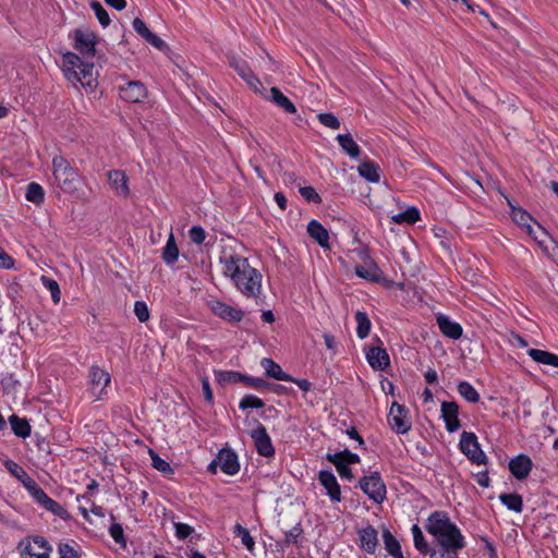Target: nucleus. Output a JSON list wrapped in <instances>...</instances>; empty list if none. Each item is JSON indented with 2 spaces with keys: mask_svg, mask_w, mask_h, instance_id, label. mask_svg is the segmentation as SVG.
Here are the masks:
<instances>
[{
  "mask_svg": "<svg viewBox=\"0 0 558 558\" xmlns=\"http://www.w3.org/2000/svg\"><path fill=\"white\" fill-rule=\"evenodd\" d=\"M425 529L434 536L437 546L465 547L464 536L445 511L432 512Z\"/></svg>",
  "mask_w": 558,
  "mask_h": 558,
  "instance_id": "f257e3e1",
  "label": "nucleus"
},
{
  "mask_svg": "<svg viewBox=\"0 0 558 558\" xmlns=\"http://www.w3.org/2000/svg\"><path fill=\"white\" fill-rule=\"evenodd\" d=\"M95 64L84 61L77 53L65 51L62 54V72L64 77L73 84L81 83L87 93H93L98 86L97 76H94Z\"/></svg>",
  "mask_w": 558,
  "mask_h": 558,
  "instance_id": "f03ea898",
  "label": "nucleus"
},
{
  "mask_svg": "<svg viewBox=\"0 0 558 558\" xmlns=\"http://www.w3.org/2000/svg\"><path fill=\"white\" fill-rule=\"evenodd\" d=\"M51 165L53 178L61 191L65 194L80 197L81 185L84 182V178L81 175L80 170L72 167L61 155H56L52 158Z\"/></svg>",
  "mask_w": 558,
  "mask_h": 558,
  "instance_id": "7ed1b4c3",
  "label": "nucleus"
},
{
  "mask_svg": "<svg viewBox=\"0 0 558 558\" xmlns=\"http://www.w3.org/2000/svg\"><path fill=\"white\" fill-rule=\"evenodd\" d=\"M73 39V48L82 56L95 57L97 53V45L99 44L98 35L90 29L75 28L69 34Z\"/></svg>",
  "mask_w": 558,
  "mask_h": 558,
  "instance_id": "20e7f679",
  "label": "nucleus"
},
{
  "mask_svg": "<svg viewBox=\"0 0 558 558\" xmlns=\"http://www.w3.org/2000/svg\"><path fill=\"white\" fill-rule=\"evenodd\" d=\"M359 487L375 504L380 505L386 499V484L377 471L360 478Z\"/></svg>",
  "mask_w": 558,
  "mask_h": 558,
  "instance_id": "39448f33",
  "label": "nucleus"
},
{
  "mask_svg": "<svg viewBox=\"0 0 558 558\" xmlns=\"http://www.w3.org/2000/svg\"><path fill=\"white\" fill-rule=\"evenodd\" d=\"M359 257L362 264L354 267V272L357 277L375 283H380L385 280L381 269L371 257L367 250H361Z\"/></svg>",
  "mask_w": 558,
  "mask_h": 558,
  "instance_id": "423d86ee",
  "label": "nucleus"
},
{
  "mask_svg": "<svg viewBox=\"0 0 558 558\" xmlns=\"http://www.w3.org/2000/svg\"><path fill=\"white\" fill-rule=\"evenodd\" d=\"M460 450L473 462L478 465L487 463V457L481 449L477 437L474 433L463 432L460 437Z\"/></svg>",
  "mask_w": 558,
  "mask_h": 558,
  "instance_id": "0eeeda50",
  "label": "nucleus"
},
{
  "mask_svg": "<svg viewBox=\"0 0 558 558\" xmlns=\"http://www.w3.org/2000/svg\"><path fill=\"white\" fill-rule=\"evenodd\" d=\"M255 423L256 427L250 432L254 448L259 456L272 458L275 456V447L271 438L263 424L258 421H255Z\"/></svg>",
  "mask_w": 558,
  "mask_h": 558,
  "instance_id": "6e6552de",
  "label": "nucleus"
},
{
  "mask_svg": "<svg viewBox=\"0 0 558 558\" xmlns=\"http://www.w3.org/2000/svg\"><path fill=\"white\" fill-rule=\"evenodd\" d=\"M408 412L409 411L398 402L392 403L388 415V422L397 434H405L411 429L412 423L408 416Z\"/></svg>",
  "mask_w": 558,
  "mask_h": 558,
  "instance_id": "1a4fd4ad",
  "label": "nucleus"
},
{
  "mask_svg": "<svg viewBox=\"0 0 558 558\" xmlns=\"http://www.w3.org/2000/svg\"><path fill=\"white\" fill-rule=\"evenodd\" d=\"M120 98L126 102H143L148 95L147 87L141 81H129L119 87Z\"/></svg>",
  "mask_w": 558,
  "mask_h": 558,
  "instance_id": "9d476101",
  "label": "nucleus"
},
{
  "mask_svg": "<svg viewBox=\"0 0 558 558\" xmlns=\"http://www.w3.org/2000/svg\"><path fill=\"white\" fill-rule=\"evenodd\" d=\"M223 262V275L231 278L235 287L244 293V270H241L239 263L244 259L239 255H230L228 258H221Z\"/></svg>",
  "mask_w": 558,
  "mask_h": 558,
  "instance_id": "9b49d317",
  "label": "nucleus"
},
{
  "mask_svg": "<svg viewBox=\"0 0 558 558\" xmlns=\"http://www.w3.org/2000/svg\"><path fill=\"white\" fill-rule=\"evenodd\" d=\"M89 379L93 395L98 399H102L105 388L111 381L110 374L97 365H93L89 369Z\"/></svg>",
  "mask_w": 558,
  "mask_h": 558,
  "instance_id": "f8f14e48",
  "label": "nucleus"
},
{
  "mask_svg": "<svg viewBox=\"0 0 558 558\" xmlns=\"http://www.w3.org/2000/svg\"><path fill=\"white\" fill-rule=\"evenodd\" d=\"M441 417L445 421L446 429L454 433L461 428L459 420V405L454 401H442L440 405Z\"/></svg>",
  "mask_w": 558,
  "mask_h": 558,
  "instance_id": "ddd939ff",
  "label": "nucleus"
},
{
  "mask_svg": "<svg viewBox=\"0 0 558 558\" xmlns=\"http://www.w3.org/2000/svg\"><path fill=\"white\" fill-rule=\"evenodd\" d=\"M318 481L320 485L326 489L327 495L329 496L331 502H340L341 501V488L340 485L333 475V473L329 470H322L318 473Z\"/></svg>",
  "mask_w": 558,
  "mask_h": 558,
  "instance_id": "4468645a",
  "label": "nucleus"
},
{
  "mask_svg": "<svg viewBox=\"0 0 558 558\" xmlns=\"http://www.w3.org/2000/svg\"><path fill=\"white\" fill-rule=\"evenodd\" d=\"M210 310L216 316L229 323L241 322L244 315L242 310H238L218 300L211 301Z\"/></svg>",
  "mask_w": 558,
  "mask_h": 558,
  "instance_id": "2eb2a0df",
  "label": "nucleus"
},
{
  "mask_svg": "<svg viewBox=\"0 0 558 558\" xmlns=\"http://www.w3.org/2000/svg\"><path fill=\"white\" fill-rule=\"evenodd\" d=\"M508 468L517 480L522 481L530 475L533 469V462L527 454L521 453L509 461Z\"/></svg>",
  "mask_w": 558,
  "mask_h": 558,
  "instance_id": "dca6fc26",
  "label": "nucleus"
},
{
  "mask_svg": "<svg viewBox=\"0 0 558 558\" xmlns=\"http://www.w3.org/2000/svg\"><path fill=\"white\" fill-rule=\"evenodd\" d=\"M366 360L371 367L376 371H384L390 365V359L386 349L381 347H372L366 352Z\"/></svg>",
  "mask_w": 558,
  "mask_h": 558,
  "instance_id": "f3484780",
  "label": "nucleus"
},
{
  "mask_svg": "<svg viewBox=\"0 0 558 558\" xmlns=\"http://www.w3.org/2000/svg\"><path fill=\"white\" fill-rule=\"evenodd\" d=\"M219 468L228 475H233L240 470V462L234 451L222 449L218 453Z\"/></svg>",
  "mask_w": 558,
  "mask_h": 558,
  "instance_id": "a211bd4d",
  "label": "nucleus"
},
{
  "mask_svg": "<svg viewBox=\"0 0 558 558\" xmlns=\"http://www.w3.org/2000/svg\"><path fill=\"white\" fill-rule=\"evenodd\" d=\"M437 325L441 333L450 339L457 340L462 336L461 325L444 314L437 315Z\"/></svg>",
  "mask_w": 558,
  "mask_h": 558,
  "instance_id": "6ab92c4d",
  "label": "nucleus"
},
{
  "mask_svg": "<svg viewBox=\"0 0 558 558\" xmlns=\"http://www.w3.org/2000/svg\"><path fill=\"white\" fill-rule=\"evenodd\" d=\"M108 181L111 187L116 190V192L123 197H128L130 195V189L128 185V177L122 170H110L108 172Z\"/></svg>",
  "mask_w": 558,
  "mask_h": 558,
  "instance_id": "aec40b11",
  "label": "nucleus"
},
{
  "mask_svg": "<svg viewBox=\"0 0 558 558\" xmlns=\"http://www.w3.org/2000/svg\"><path fill=\"white\" fill-rule=\"evenodd\" d=\"M508 204L511 208V218L512 220L521 228L525 229V231L529 234L534 233V227L532 226V222L535 223L533 217L521 207H515L511 204L510 201H508Z\"/></svg>",
  "mask_w": 558,
  "mask_h": 558,
  "instance_id": "412c9836",
  "label": "nucleus"
},
{
  "mask_svg": "<svg viewBox=\"0 0 558 558\" xmlns=\"http://www.w3.org/2000/svg\"><path fill=\"white\" fill-rule=\"evenodd\" d=\"M359 537H360V542H361V547L367 554H375L377 545H378L376 529L372 525H368L359 531Z\"/></svg>",
  "mask_w": 558,
  "mask_h": 558,
  "instance_id": "4be33fe9",
  "label": "nucleus"
},
{
  "mask_svg": "<svg viewBox=\"0 0 558 558\" xmlns=\"http://www.w3.org/2000/svg\"><path fill=\"white\" fill-rule=\"evenodd\" d=\"M307 232L323 248H329L328 230L319 221L311 220L307 225Z\"/></svg>",
  "mask_w": 558,
  "mask_h": 558,
  "instance_id": "5701e85b",
  "label": "nucleus"
},
{
  "mask_svg": "<svg viewBox=\"0 0 558 558\" xmlns=\"http://www.w3.org/2000/svg\"><path fill=\"white\" fill-rule=\"evenodd\" d=\"M262 274L246 264V298L258 296L262 289Z\"/></svg>",
  "mask_w": 558,
  "mask_h": 558,
  "instance_id": "b1692460",
  "label": "nucleus"
},
{
  "mask_svg": "<svg viewBox=\"0 0 558 558\" xmlns=\"http://www.w3.org/2000/svg\"><path fill=\"white\" fill-rule=\"evenodd\" d=\"M9 423L13 434L22 439H25L31 436L32 426L29 421L25 417H20L16 414H12L9 416Z\"/></svg>",
  "mask_w": 558,
  "mask_h": 558,
  "instance_id": "393cba45",
  "label": "nucleus"
},
{
  "mask_svg": "<svg viewBox=\"0 0 558 558\" xmlns=\"http://www.w3.org/2000/svg\"><path fill=\"white\" fill-rule=\"evenodd\" d=\"M260 364L265 368L268 377L282 381L294 380V377L283 372L281 366L271 359L264 357Z\"/></svg>",
  "mask_w": 558,
  "mask_h": 558,
  "instance_id": "a878e982",
  "label": "nucleus"
},
{
  "mask_svg": "<svg viewBox=\"0 0 558 558\" xmlns=\"http://www.w3.org/2000/svg\"><path fill=\"white\" fill-rule=\"evenodd\" d=\"M24 487L32 496L34 501L41 508L46 509L52 498L46 494V492L37 484V482L33 480V482L24 483Z\"/></svg>",
  "mask_w": 558,
  "mask_h": 558,
  "instance_id": "bb28decb",
  "label": "nucleus"
},
{
  "mask_svg": "<svg viewBox=\"0 0 558 558\" xmlns=\"http://www.w3.org/2000/svg\"><path fill=\"white\" fill-rule=\"evenodd\" d=\"M179 255L180 252L174 235L170 233L162 248L161 258L167 265L172 266L178 262Z\"/></svg>",
  "mask_w": 558,
  "mask_h": 558,
  "instance_id": "cd10ccee",
  "label": "nucleus"
},
{
  "mask_svg": "<svg viewBox=\"0 0 558 558\" xmlns=\"http://www.w3.org/2000/svg\"><path fill=\"white\" fill-rule=\"evenodd\" d=\"M269 100L272 101L277 107L281 108L287 113H295L296 107L294 104L284 96L278 87L270 88Z\"/></svg>",
  "mask_w": 558,
  "mask_h": 558,
  "instance_id": "c85d7f7f",
  "label": "nucleus"
},
{
  "mask_svg": "<svg viewBox=\"0 0 558 558\" xmlns=\"http://www.w3.org/2000/svg\"><path fill=\"white\" fill-rule=\"evenodd\" d=\"M357 171L361 177H363L364 179H366L369 182L377 183L380 180L379 166L372 160L363 161L357 167Z\"/></svg>",
  "mask_w": 558,
  "mask_h": 558,
  "instance_id": "c756f323",
  "label": "nucleus"
},
{
  "mask_svg": "<svg viewBox=\"0 0 558 558\" xmlns=\"http://www.w3.org/2000/svg\"><path fill=\"white\" fill-rule=\"evenodd\" d=\"M527 354L533 361H535L539 364L558 367V355L557 354H554L549 351L539 350V349H530V350H527Z\"/></svg>",
  "mask_w": 558,
  "mask_h": 558,
  "instance_id": "7c9ffc66",
  "label": "nucleus"
},
{
  "mask_svg": "<svg viewBox=\"0 0 558 558\" xmlns=\"http://www.w3.org/2000/svg\"><path fill=\"white\" fill-rule=\"evenodd\" d=\"M381 536L385 549L388 551V554L391 555L393 558H403L399 541L392 535V533L388 529H385L383 531Z\"/></svg>",
  "mask_w": 558,
  "mask_h": 558,
  "instance_id": "2f4dec72",
  "label": "nucleus"
},
{
  "mask_svg": "<svg viewBox=\"0 0 558 558\" xmlns=\"http://www.w3.org/2000/svg\"><path fill=\"white\" fill-rule=\"evenodd\" d=\"M336 140L342 150L351 158H357L360 156L361 149L351 134H339Z\"/></svg>",
  "mask_w": 558,
  "mask_h": 558,
  "instance_id": "473e14b6",
  "label": "nucleus"
},
{
  "mask_svg": "<svg viewBox=\"0 0 558 558\" xmlns=\"http://www.w3.org/2000/svg\"><path fill=\"white\" fill-rule=\"evenodd\" d=\"M3 465L12 476L22 483L23 486L24 483L33 482L34 478L31 477L28 473L15 461L7 459L3 461Z\"/></svg>",
  "mask_w": 558,
  "mask_h": 558,
  "instance_id": "72a5a7b5",
  "label": "nucleus"
},
{
  "mask_svg": "<svg viewBox=\"0 0 558 558\" xmlns=\"http://www.w3.org/2000/svg\"><path fill=\"white\" fill-rule=\"evenodd\" d=\"M148 454L151 459V466L159 471L165 476H169L174 474V469L171 464L165 459L160 458V456L153 449L148 450Z\"/></svg>",
  "mask_w": 558,
  "mask_h": 558,
  "instance_id": "f704fd0d",
  "label": "nucleus"
},
{
  "mask_svg": "<svg viewBox=\"0 0 558 558\" xmlns=\"http://www.w3.org/2000/svg\"><path fill=\"white\" fill-rule=\"evenodd\" d=\"M500 501L505 505L509 510L514 511L517 513H521L523 510V499L521 495L517 493L511 494H501L499 496Z\"/></svg>",
  "mask_w": 558,
  "mask_h": 558,
  "instance_id": "c9c22d12",
  "label": "nucleus"
},
{
  "mask_svg": "<svg viewBox=\"0 0 558 558\" xmlns=\"http://www.w3.org/2000/svg\"><path fill=\"white\" fill-rule=\"evenodd\" d=\"M392 221L396 223H408L414 225L421 219V215L418 209L415 207H410L402 213L392 216Z\"/></svg>",
  "mask_w": 558,
  "mask_h": 558,
  "instance_id": "e433bc0d",
  "label": "nucleus"
},
{
  "mask_svg": "<svg viewBox=\"0 0 558 558\" xmlns=\"http://www.w3.org/2000/svg\"><path fill=\"white\" fill-rule=\"evenodd\" d=\"M25 197L35 205H41L45 202V191L40 184L31 182L26 187Z\"/></svg>",
  "mask_w": 558,
  "mask_h": 558,
  "instance_id": "4c0bfd02",
  "label": "nucleus"
},
{
  "mask_svg": "<svg viewBox=\"0 0 558 558\" xmlns=\"http://www.w3.org/2000/svg\"><path fill=\"white\" fill-rule=\"evenodd\" d=\"M217 380L221 386L229 384H244V373L236 371H221L217 374Z\"/></svg>",
  "mask_w": 558,
  "mask_h": 558,
  "instance_id": "58836bf2",
  "label": "nucleus"
},
{
  "mask_svg": "<svg viewBox=\"0 0 558 558\" xmlns=\"http://www.w3.org/2000/svg\"><path fill=\"white\" fill-rule=\"evenodd\" d=\"M355 320L357 324L356 335L360 339H364L369 335L371 331V320L365 312L357 311L355 313Z\"/></svg>",
  "mask_w": 558,
  "mask_h": 558,
  "instance_id": "ea45409f",
  "label": "nucleus"
},
{
  "mask_svg": "<svg viewBox=\"0 0 558 558\" xmlns=\"http://www.w3.org/2000/svg\"><path fill=\"white\" fill-rule=\"evenodd\" d=\"M413 535V542L415 548L423 555H427L432 548H429L421 527L417 524H413L411 529Z\"/></svg>",
  "mask_w": 558,
  "mask_h": 558,
  "instance_id": "a19ab883",
  "label": "nucleus"
},
{
  "mask_svg": "<svg viewBox=\"0 0 558 558\" xmlns=\"http://www.w3.org/2000/svg\"><path fill=\"white\" fill-rule=\"evenodd\" d=\"M464 547L437 546L428 553L429 558H458L459 551Z\"/></svg>",
  "mask_w": 558,
  "mask_h": 558,
  "instance_id": "79ce46f5",
  "label": "nucleus"
},
{
  "mask_svg": "<svg viewBox=\"0 0 558 558\" xmlns=\"http://www.w3.org/2000/svg\"><path fill=\"white\" fill-rule=\"evenodd\" d=\"M326 458L329 462L335 464L339 475L342 478H347V480L353 478L352 470L349 468V464H345V463H343L342 460H340V454L328 453Z\"/></svg>",
  "mask_w": 558,
  "mask_h": 558,
  "instance_id": "37998d69",
  "label": "nucleus"
},
{
  "mask_svg": "<svg viewBox=\"0 0 558 558\" xmlns=\"http://www.w3.org/2000/svg\"><path fill=\"white\" fill-rule=\"evenodd\" d=\"M458 392L469 402L476 403L480 400V395L476 389L468 381H460L458 385Z\"/></svg>",
  "mask_w": 558,
  "mask_h": 558,
  "instance_id": "c03bdc74",
  "label": "nucleus"
},
{
  "mask_svg": "<svg viewBox=\"0 0 558 558\" xmlns=\"http://www.w3.org/2000/svg\"><path fill=\"white\" fill-rule=\"evenodd\" d=\"M90 9L94 11L95 16L102 27L109 26L111 20L107 12V10L102 7V4L96 0L90 2Z\"/></svg>",
  "mask_w": 558,
  "mask_h": 558,
  "instance_id": "a18cd8bd",
  "label": "nucleus"
},
{
  "mask_svg": "<svg viewBox=\"0 0 558 558\" xmlns=\"http://www.w3.org/2000/svg\"><path fill=\"white\" fill-rule=\"evenodd\" d=\"M173 526H174V531H175V536L179 539H186L187 537H191L192 539L193 538L198 539L201 537V535H198V534L193 535L194 529L186 523L173 522Z\"/></svg>",
  "mask_w": 558,
  "mask_h": 558,
  "instance_id": "49530a36",
  "label": "nucleus"
},
{
  "mask_svg": "<svg viewBox=\"0 0 558 558\" xmlns=\"http://www.w3.org/2000/svg\"><path fill=\"white\" fill-rule=\"evenodd\" d=\"M45 510L51 512L56 517H59L60 519H62L65 522L72 520V515L70 514V512L64 507H62L58 501H56L53 499L50 500V502L48 504V506L46 507Z\"/></svg>",
  "mask_w": 558,
  "mask_h": 558,
  "instance_id": "de8ad7c7",
  "label": "nucleus"
},
{
  "mask_svg": "<svg viewBox=\"0 0 558 558\" xmlns=\"http://www.w3.org/2000/svg\"><path fill=\"white\" fill-rule=\"evenodd\" d=\"M109 534L117 544L123 548L126 547V537L121 523L112 522L109 526Z\"/></svg>",
  "mask_w": 558,
  "mask_h": 558,
  "instance_id": "09e8293b",
  "label": "nucleus"
},
{
  "mask_svg": "<svg viewBox=\"0 0 558 558\" xmlns=\"http://www.w3.org/2000/svg\"><path fill=\"white\" fill-rule=\"evenodd\" d=\"M41 280L45 288L50 292L53 303H59L61 299V290L59 283L54 279L45 276L41 277Z\"/></svg>",
  "mask_w": 558,
  "mask_h": 558,
  "instance_id": "8fccbe9b",
  "label": "nucleus"
},
{
  "mask_svg": "<svg viewBox=\"0 0 558 558\" xmlns=\"http://www.w3.org/2000/svg\"><path fill=\"white\" fill-rule=\"evenodd\" d=\"M0 384L4 392L15 391L16 388L21 386L20 380L15 378V375L13 373L3 374Z\"/></svg>",
  "mask_w": 558,
  "mask_h": 558,
  "instance_id": "3c124183",
  "label": "nucleus"
},
{
  "mask_svg": "<svg viewBox=\"0 0 558 558\" xmlns=\"http://www.w3.org/2000/svg\"><path fill=\"white\" fill-rule=\"evenodd\" d=\"M31 539L40 548L45 549L44 553L37 554L36 558H49V554L52 550V547L49 544V542L44 536L40 535L31 536Z\"/></svg>",
  "mask_w": 558,
  "mask_h": 558,
  "instance_id": "603ef678",
  "label": "nucleus"
},
{
  "mask_svg": "<svg viewBox=\"0 0 558 558\" xmlns=\"http://www.w3.org/2000/svg\"><path fill=\"white\" fill-rule=\"evenodd\" d=\"M134 314L136 315V317L138 318V320L141 323H146L150 317L149 310H148L146 302L135 301Z\"/></svg>",
  "mask_w": 558,
  "mask_h": 558,
  "instance_id": "864d4df0",
  "label": "nucleus"
},
{
  "mask_svg": "<svg viewBox=\"0 0 558 558\" xmlns=\"http://www.w3.org/2000/svg\"><path fill=\"white\" fill-rule=\"evenodd\" d=\"M228 64L233 68L241 78H244V66L241 64V59L232 51L226 53Z\"/></svg>",
  "mask_w": 558,
  "mask_h": 558,
  "instance_id": "5fc2aeb1",
  "label": "nucleus"
},
{
  "mask_svg": "<svg viewBox=\"0 0 558 558\" xmlns=\"http://www.w3.org/2000/svg\"><path fill=\"white\" fill-rule=\"evenodd\" d=\"M58 553L60 558H81L80 553L69 543H59Z\"/></svg>",
  "mask_w": 558,
  "mask_h": 558,
  "instance_id": "6e6d98bb",
  "label": "nucleus"
},
{
  "mask_svg": "<svg viewBox=\"0 0 558 558\" xmlns=\"http://www.w3.org/2000/svg\"><path fill=\"white\" fill-rule=\"evenodd\" d=\"M317 119L323 125L332 130H338L340 128V121L332 113H319Z\"/></svg>",
  "mask_w": 558,
  "mask_h": 558,
  "instance_id": "4d7b16f0",
  "label": "nucleus"
},
{
  "mask_svg": "<svg viewBox=\"0 0 558 558\" xmlns=\"http://www.w3.org/2000/svg\"><path fill=\"white\" fill-rule=\"evenodd\" d=\"M300 194L310 203L320 204L322 197L312 186H304L300 189Z\"/></svg>",
  "mask_w": 558,
  "mask_h": 558,
  "instance_id": "13d9d810",
  "label": "nucleus"
},
{
  "mask_svg": "<svg viewBox=\"0 0 558 558\" xmlns=\"http://www.w3.org/2000/svg\"><path fill=\"white\" fill-rule=\"evenodd\" d=\"M132 26H133L134 31L144 39H146L153 33L147 27L146 23L140 17H135L133 20Z\"/></svg>",
  "mask_w": 558,
  "mask_h": 558,
  "instance_id": "bf43d9fd",
  "label": "nucleus"
},
{
  "mask_svg": "<svg viewBox=\"0 0 558 558\" xmlns=\"http://www.w3.org/2000/svg\"><path fill=\"white\" fill-rule=\"evenodd\" d=\"M189 234L195 244H202L206 239V231L202 226H193L190 229Z\"/></svg>",
  "mask_w": 558,
  "mask_h": 558,
  "instance_id": "052dcab7",
  "label": "nucleus"
},
{
  "mask_svg": "<svg viewBox=\"0 0 558 558\" xmlns=\"http://www.w3.org/2000/svg\"><path fill=\"white\" fill-rule=\"evenodd\" d=\"M31 541H32L31 536H27L26 538L20 541V543L17 545V549L20 550V554L23 558H25V556L36 558L37 554L33 553V550H32Z\"/></svg>",
  "mask_w": 558,
  "mask_h": 558,
  "instance_id": "680f3d73",
  "label": "nucleus"
},
{
  "mask_svg": "<svg viewBox=\"0 0 558 558\" xmlns=\"http://www.w3.org/2000/svg\"><path fill=\"white\" fill-rule=\"evenodd\" d=\"M145 40L159 51H166L169 49L168 44L155 33H151Z\"/></svg>",
  "mask_w": 558,
  "mask_h": 558,
  "instance_id": "e2e57ef3",
  "label": "nucleus"
},
{
  "mask_svg": "<svg viewBox=\"0 0 558 558\" xmlns=\"http://www.w3.org/2000/svg\"><path fill=\"white\" fill-rule=\"evenodd\" d=\"M537 230L534 229V233L530 234L538 243L541 247H545V239L548 238V232L537 222H535Z\"/></svg>",
  "mask_w": 558,
  "mask_h": 558,
  "instance_id": "0e129e2a",
  "label": "nucleus"
},
{
  "mask_svg": "<svg viewBox=\"0 0 558 558\" xmlns=\"http://www.w3.org/2000/svg\"><path fill=\"white\" fill-rule=\"evenodd\" d=\"M333 454H340V460H342L345 464H355L360 462V457L348 449L340 452H335Z\"/></svg>",
  "mask_w": 558,
  "mask_h": 558,
  "instance_id": "69168bd1",
  "label": "nucleus"
},
{
  "mask_svg": "<svg viewBox=\"0 0 558 558\" xmlns=\"http://www.w3.org/2000/svg\"><path fill=\"white\" fill-rule=\"evenodd\" d=\"M302 534V527L300 524L293 526L284 535V542L287 544H296L299 536Z\"/></svg>",
  "mask_w": 558,
  "mask_h": 558,
  "instance_id": "338daca9",
  "label": "nucleus"
},
{
  "mask_svg": "<svg viewBox=\"0 0 558 558\" xmlns=\"http://www.w3.org/2000/svg\"><path fill=\"white\" fill-rule=\"evenodd\" d=\"M15 260L2 247H0V267L11 269L14 267Z\"/></svg>",
  "mask_w": 558,
  "mask_h": 558,
  "instance_id": "774afa93",
  "label": "nucleus"
}]
</instances>
